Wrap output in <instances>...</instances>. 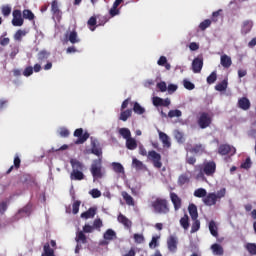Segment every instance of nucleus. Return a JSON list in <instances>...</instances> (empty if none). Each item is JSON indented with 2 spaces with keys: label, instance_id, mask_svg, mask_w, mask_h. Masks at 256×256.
<instances>
[{
  "label": "nucleus",
  "instance_id": "nucleus-13",
  "mask_svg": "<svg viewBox=\"0 0 256 256\" xmlns=\"http://www.w3.org/2000/svg\"><path fill=\"white\" fill-rule=\"evenodd\" d=\"M178 244H179V240L175 236H169V238L167 239V247L171 253L177 252Z\"/></svg>",
  "mask_w": 256,
  "mask_h": 256
},
{
  "label": "nucleus",
  "instance_id": "nucleus-25",
  "mask_svg": "<svg viewBox=\"0 0 256 256\" xmlns=\"http://www.w3.org/2000/svg\"><path fill=\"white\" fill-rule=\"evenodd\" d=\"M188 212L192 220L198 219L199 212L197 211V206L195 204H190L188 206Z\"/></svg>",
  "mask_w": 256,
  "mask_h": 256
},
{
  "label": "nucleus",
  "instance_id": "nucleus-29",
  "mask_svg": "<svg viewBox=\"0 0 256 256\" xmlns=\"http://www.w3.org/2000/svg\"><path fill=\"white\" fill-rule=\"evenodd\" d=\"M159 139L162 141L164 147H171V142L169 141V136L164 132H159Z\"/></svg>",
  "mask_w": 256,
  "mask_h": 256
},
{
  "label": "nucleus",
  "instance_id": "nucleus-9",
  "mask_svg": "<svg viewBox=\"0 0 256 256\" xmlns=\"http://www.w3.org/2000/svg\"><path fill=\"white\" fill-rule=\"evenodd\" d=\"M13 19H12V25L14 27H23V23L25 21L23 20V14L21 13V10L15 9L12 12Z\"/></svg>",
  "mask_w": 256,
  "mask_h": 256
},
{
  "label": "nucleus",
  "instance_id": "nucleus-44",
  "mask_svg": "<svg viewBox=\"0 0 256 256\" xmlns=\"http://www.w3.org/2000/svg\"><path fill=\"white\" fill-rule=\"evenodd\" d=\"M72 171H83V164L79 160H71Z\"/></svg>",
  "mask_w": 256,
  "mask_h": 256
},
{
  "label": "nucleus",
  "instance_id": "nucleus-23",
  "mask_svg": "<svg viewBox=\"0 0 256 256\" xmlns=\"http://www.w3.org/2000/svg\"><path fill=\"white\" fill-rule=\"evenodd\" d=\"M50 55H51V53H49L47 50H42V51L38 52L37 60L40 64L45 63V61L49 59Z\"/></svg>",
  "mask_w": 256,
  "mask_h": 256
},
{
  "label": "nucleus",
  "instance_id": "nucleus-53",
  "mask_svg": "<svg viewBox=\"0 0 256 256\" xmlns=\"http://www.w3.org/2000/svg\"><path fill=\"white\" fill-rule=\"evenodd\" d=\"M18 213H24L26 217H29V215H31V204H27L25 207L20 209Z\"/></svg>",
  "mask_w": 256,
  "mask_h": 256
},
{
  "label": "nucleus",
  "instance_id": "nucleus-55",
  "mask_svg": "<svg viewBox=\"0 0 256 256\" xmlns=\"http://www.w3.org/2000/svg\"><path fill=\"white\" fill-rule=\"evenodd\" d=\"M183 86L188 91H193V89H195V84H193L191 81H189L187 79L183 80Z\"/></svg>",
  "mask_w": 256,
  "mask_h": 256
},
{
  "label": "nucleus",
  "instance_id": "nucleus-39",
  "mask_svg": "<svg viewBox=\"0 0 256 256\" xmlns=\"http://www.w3.org/2000/svg\"><path fill=\"white\" fill-rule=\"evenodd\" d=\"M194 197H198L199 199H205L207 197V190L204 188H198L194 191Z\"/></svg>",
  "mask_w": 256,
  "mask_h": 256
},
{
  "label": "nucleus",
  "instance_id": "nucleus-22",
  "mask_svg": "<svg viewBox=\"0 0 256 256\" xmlns=\"http://www.w3.org/2000/svg\"><path fill=\"white\" fill-rule=\"evenodd\" d=\"M97 215V208L91 207L81 214L82 219H93Z\"/></svg>",
  "mask_w": 256,
  "mask_h": 256
},
{
  "label": "nucleus",
  "instance_id": "nucleus-8",
  "mask_svg": "<svg viewBox=\"0 0 256 256\" xmlns=\"http://www.w3.org/2000/svg\"><path fill=\"white\" fill-rule=\"evenodd\" d=\"M218 153L219 155H222V156L230 155V157H233V155L237 153V149H235V147L229 144H221L218 147Z\"/></svg>",
  "mask_w": 256,
  "mask_h": 256
},
{
  "label": "nucleus",
  "instance_id": "nucleus-34",
  "mask_svg": "<svg viewBox=\"0 0 256 256\" xmlns=\"http://www.w3.org/2000/svg\"><path fill=\"white\" fill-rule=\"evenodd\" d=\"M75 241H76L77 243H83V244L85 245V244L87 243V236L85 235V232L79 231V232L76 234Z\"/></svg>",
  "mask_w": 256,
  "mask_h": 256
},
{
  "label": "nucleus",
  "instance_id": "nucleus-28",
  "mask_svg": "<svg viewBox=\"0 0 256 256\" xmlns=\"http://www.w3.org/2000/svg\"><path fill=\"white\" fill-rule=\"evenodd\" d=\"M126 147L129 149V151H135L137 149V140L135 138H128L126 140Z\"/></svg>",
  "mask_w": 256,
  "mask_h": 256
},
{
  "label": "nucleus",
  "instance_id": "nucleus-4",
  "mask_svg": "<svg viewBox=\"0 0 256 256\" xmlns=\"http://www.w3.org/2000/svg\"><path fill=\"white\" fill-rule=\"evenodd\" d=\"M90 172L92 174L94 181H97V179H103V175H105V172L103 171L101 158L93 161L90 168Z\"/></svg>",
  "mask_w": 256,
  "mask_h": 256
},
{
  "label": "nucleus",
  "instance_id": "nucleus-37",
  "mask_svg": "<svg viewBox=\"0 0 256 256\" xmlns=\"http://www.w3.org/2000/svg\"><path fill=\"white\" fill-rule=\"evenodd\" d=\"M131 115H133V110L132 109H127L124 110L120 113V121H127V119H129V117H131Z\"/></svg>",
  "mask_w": 256,
  "mask_h": 256
},
{
  "label": "nucleus",
  "instance_id": "nucleus-54",
  "mask_svg": "<svg viewBox=\"0 0 256 256\" xmlns=\"http://www.w3.org/2000/svg\"><path fill=\"white\" fill-rule=\"evenodd\" d=\"M217 81V72H212L208 77H207V83L208 85H213Z\"/></svg>",
  "mask_w": 256,
  "mask_h": 256
},
{
  "label": "nucleus",
  "instance_id": "nucleus-57",
  "mask_svg": "<svg viewBox=\"0 0 256 256\" xmlns=\"http://www.w3.org/2000/svg\"><path fill=\"white\" fill-rule=\"evenodd\" d=\"M133 239L135 243L141 244L145 242V236L143 234H134Z\"/></svg>",
  "mask_w": 256,
  "mask_h": 256
},
{
  "label": "nucleus",
  "instance_id": "nucleus-48",
  "mask_svg": "<svg viewBox=\"0 0 256 256\" xmlns=\"http://www.w3.org/2000/svg\"><path fill=\"white\" fill-rule=\"evenodd\" d=\"M211 23H212V21L210 19H206V20L202 21L199 24L200 31H205L206 29H209V27H211Z\"/></svg>",
  "mask_w": 256,
  "mask_h": 256
},
{
  "label": "nucleus",
  "instance_id": "nucleus-45",
  "mask_svg": "<svg viewBox=\"0 0 256 256\" xmlns=\"http://www.w3.org/2000/svg\"><path fill=\"white\" fill-rule=\"evenodd\" d=\"M119 134L123 137V139H130L131 138V130L129 128H120Z\"/></svg>",
  "mask_w": 256,
  "mask_h": 256
},
{
  "label": "nucleus",
  "instance_id": "nucleus-5",
  "mask_svg": "<svg viewBox=\"0 0 256 256\" xmlns=\"http://www.w3.org/2000/svg\"><path fill=\"white\" fill-rule=\"evenodd\" d=\"M147 157L149 161H152L155 169H161V167H163V162H161V154L157 153L155 150L149 151Z\"/></svg>",
  "mask_w": 256,
  "mask_h": 256
},
{
  "label": "nucleus",
  "instance_id": "nucleus-19",
  "mask_svg": "<svg viewBox=\"0 0 256 256\" xmlns=\"http://www.w3.org/2000/svg\"><path fill=\"white\" fill-rule=\"evenodd\" d=\"M103 239H105V241H115V239H117V232L111 228L107 229L103 234Z\"/></svg>",
  "mask_w": 256,
  "mask_h": 256
},
{
  "label": "nucleus",
  "instance_id": "nucleus-60",
  "mask_svg": "<svg viewBox=\"0 0 256 256\" xmlns=\"http://www.w3.org/2000/svg\"><path fill=\"white\" fill-rule=\"evenodd\" d=\"M93 231H95V227L89 225V224H85L83 226V231L82 233H93Z\"/></svg>",
  "mask_w": 256,
  "mask_h": 256
},
{
  "label": "nucleus",
  "instance_id": "nucleus-7",
  "mask_svg": "<svg viewBox=\"0 0 256 256\" xmlns=\"http://www.w3.org/2000/svg\"><path fill=\"white\" fill-rule=\"evenodd\" d=\"M74 137H78V139L74 142L75 145H83L89 139V132L83 133V128H78L74 131Z\"/></svg>",
  "mask_w": 256,
  "mask_h": 256
},
{
  "label": "nucleus",
  "instance_id": "nucleus-38",
  "mask_svg": "<svg viewBox=\"0 0 256 256\" xmlns=\"http://www.w3.org/2000/svg\"><path fill=\"white\" fill-rule=\"evenodd\" d=\"M133 111L136 115H143L145 113V108L139 104V102H134Z\"/></svg>",
  "mask_w": 256,
  "mask_h": 256
},
{
  "label": "nucleus",
  "instance_id": "nucleus-56",
  "mask_svg": "<svg viewBox=\"0 0 256 256\" xmlns=\"http://www.w3.org/2000/svg\"><path fill=\"white\" fill-rule=\"evenodd\" d=\"M1 11L4 17H9V15H11V6L4 5L2 6Z\"/></svg>",
  "mask_w": 256,
  "mask_h": 256
},
{
  "label": "nucleus",
  "instance_id": "nucleus-64",
  "mask_svg": "<svg viewBox=\"0 0 256 256\" xmlns=\"http://www.w3.org/2000/svg\"><path fill=\"white\" fill-rule=\"evenodd\" d=\"M157 88L161 91V93H165V91H167V83L160 82L157 84Z\"/></svg>",
  "mask_w": 256,
  "mask_h": 256
},
{
  "label": "nucleus",
  "instance_id": "nucleus-49",
  "mask_svg": "<svg viewBox=\"0 0 256 256\" xmlns=\"http://www.w3.org/2000/svg\"><path fill=\"white\" fill-rule=\"evenodd\" d=\"M87 25L90 30L95 31V25H97V17L91 16L87 22Z\"/></svg>",
  "mask_w": 256,
  "mask_h": 256
},
{
  "label": "nucleus",
  "instance_id": "nucleus-12",
  "mask_svg": "<svg viewBox=\"0 0 256 256\" xmlns=\"http://www.w3.org/2000/svg\"><path fill=\"white\" fill-rule=\"evenodd\" d=\"M51 13L58 21H61V17H63V12L59 9V2L54 0L51 2Z\"/></svg>",
  "mask_w": 256,
  "mask_h": 256
},
{
  "label": "nucleus",
  "instance_id": "nucleus-40",
  "mask_svg": "<svg viewBox=\"0 0 256 256\" xmlns=\"http://www.w3.org/2000/svg\"><path fill=\"white\" fill-rule=\"evenodd\" d=\"M41 256H55V250L51 248L49 243L44 245V253H42Z\"/></svg>",
  "mask_w": 256,
  "mask_h": 256
},
{
  "label": "nucleus",
  "instance_id": "nucleus-42",
  "mask_svg": "<svg viewBox=\"0 0 256 256\" xmlns=\"http://www.w3.org/2000/svg\"><path fill=\"white\" fill-rule=\"evenodd\" d=\"M229 85V82H227V79H224L221 83H218L215 86V90L216 91H227V87Z\"/></svg>",
  "mask_w": 256,
  "mask_h": 256
},
{
  "label": "nucleus",
  "instance_id": "nucleus-3",
  "mask_svg": "<svg viewBox=\"0 0 256 256\" xmlns=\"http://www.w3.org/2000/svg\"><path fill=\"white\" fill-rule=\"evenodd\" d=\"M152 207L154 212L159 215H167V213H169V204L166 199L157 198L152 202Z\"/></svg>",
  "mask_w": 256,
  "mask_h": 256
},
{
  "label": "nucleus",
  "instance_id": "nucleus-61",
  "mask_svg": "<svg viewBox=\"0 0 256 256\" xmlns=\"http://www.w3.org/2000/svg\"><path fill=\"white\" fill-rule=\"evenodd\" d=\"M90 195L93 197V199H99V197H101V191L94 188L90 191Z\"/></svg>",
  "mask_w": 256,
  "mask_h": 256
},
{
  "label": "nucleus",
  "instance_id": "nucleus-26",
  "mask_svg": "<svg viewBox=\"0 0 256 256\" xmlns=\"http://www.w3.org/2000/svg\"><path fill=\"white\" fill-rule=\"evenodd\" d=\"M112 169H113V172L117 173L118 175H125V168L119 162H113Z\"/></svg>",
  "mask_w": 256,
  "mask_h": 256
},
{
  "label": "nucleus",
  "instance_id": "nucleus-21",
  "mask_svg": "<svg viewBox=\"0 0 256 256\" xmlns=\"http://www.w3.org/2000/svg\"><path fill=\"white\" fill-rule=\"evenodd\" d=\"M71 181H83L85 179V174L81 170H72L70 174Z\"/></svg>",
  "mask_w": 256,
  "mask_h": 256
},
{
  "label": "nucleus",
  "instance_id": "nucleus-59",
  "mask_svg": "<svg viewBox=\"0 0 256 256\" xmlns=\"http://www.w3.org/2000/svg\"><path fill=\"white\" fill-rule=\"evenodd\" d=\"M251 158H246V160L241 164V169H251Z\"/></svg>",
  "mask_w": 256,
  "mask_h": 256
},
{
  "label": "nucleus",
  "instance_id": "nucleus-10",
  "mask_svg": "<svg viewBox=\"0 0 256 256\" xmlns=\"http://www.w3.org/2000/svg\"><path fill=\"white\" fill-rule=\"evenodd\" d=\"M91 153L92 155H96V157H101L103 155V148H101V144L98 139H94L91 137Z\"/></svg>",
  "mask_w": 256,
  "mask_h": 256
},
{
  "label": "nucleus",
  "instance_id": "nucleus-46",
  "mask_svg": "<svg viewBox=\"0 0 256 256\" xmlns=\"http://www.w3.org/2000/svg\"><path fill=\"white\" fill-rule=\"evenodd\" d=\"M27 35V31L19 29L15 34H14V39L15 41H23V37Z\"/></svg>",
  "mask_w": 256,
  "mask_h": 256
},
{
  "label": "nucleus",
  "instance_id": "nucleus-51",
  "mask_svg": "<svg viewBox=\"0 0 256 256\" xmlns=\"http://www.w3.org/2000/svg\"><path fill=\"white\" fill-rule=\"evenodd\" d=\"M246 249L250 255H256V244L255 243H248L246 245Z\"/></svg>",
  "mask_w": 256,
  "mask_h": 256
},
{
  "label": "nucleus",
  "instance_id": "nucleus-33",
  "mask_svg": "<svg viewBox=\"0 0 256 256\" xmlns=\"http://www.w3.org/2000/svg\"><path fill=\"white\" fill-rule=\"evenodd\" d=\"M191 181V178L187 174H181L178 178V185L183 187V185H187Z\"/></svg>",
  "mask_w": 256,
  "mask_h": 256
},
{
  "label": "nucleus",
  "instance_id": "nucleus-32",
  "mask_svg": "<svg viewBox=\"0 0 256 256\" xmlns=\"http://www.w3.org/2000/svg\"><path fill=\"white\" fill-rule=\"evenodd\" d=\"M209 231L213 237H219V232L217 230V224L213 220L209 222Z\"/></svg>",
  "mask_w": 256,
  "mask_h": 256
},
{
  "label": "nucleus",
  "instance_id": "nucleus-24",
  "mask_svg": "<svg viewBox=\"0 0 256 256\" xmlns=\"http://www.w3.org/2000/svg\"><path fill=\"white\" fill-rule=\"evenodd\" d=\"M211 250L213 252V255L217 256H222L225 253V250H223V246L217 243L211 245Z\"/></svg>",
  "mask_w": 256,
  "mask_h": 256
},
{
  "label": "nucleus",
  "instance_id": "nucleus-27",
  "mask_svg": "<svg viewBox=\"0 0 256 256\" xmlns=\"http://www.w3.org/2000/svg\"><path fill=\"white\" fill-rule=\"evenodd\" d=\"M157 65L160 67H165L166 71H171V64L167 62V57L161 56L157 61Z\"/></svg>",
  "mask_w": 256,
  "mask_h": 256
},
{
  "label": "nucleus",
  "instance_id": "nucleus-16",
  "mask_svg": "<svg viewBox=\"0 0 256 256\" xmlns=\"http://www.w3.org/2000/svg\"><path fill=\"white\" fill-rule=\"evenodd\" d=\"M238 107L243 111H249L251 109V101L247 97H242L238 100Z\"/></svg>",
  "mask_w": 256,
  "mask_h": 256
},
{
  "label": "nucleus",
  "instance_id": "nucleus-52",
  "mask_svg": "<svg viewBox=\"0 0 256 256\" xmlns=\"http://www.w3.org/2000/svg\"><path fill=\"white\" fill-rule=\"evenodd\" d=\"M175 139L178 141V143H185V136L180 131H175L174 133Z\"/></svg>",
  "mask_w": 256,
  "mask_h": 256
},
{
  "label": "nucleus",
  "instance_id": "nucleus-43",
  "mask_svg": "<svg viewBox=\"0 0 256 256\" xmlns=\"http://www.w3.org/2000/svg\"><path fill=\"white\" fill-rule=\"evenodd\" d=\"M180 225L184 231H187V229H189V216L187 214H185L184 217L180 219Z\"/></svg>",
  "mask_w": 256,
  "mask_h": 256
},
{
  "label": "nucleus",
  "instance_id": "nucleus-30",
  "mask_svg": "<svg viewBox=\"0 0 256 256\" xmlns=\"http://www.w3.org/2000/svg\"><path fill=\"white\" fill-rule=\"evenodd\" d=\"M68 41H70L72 45H75V43H79V41H81L77 35V31L73 30L68 34Z\"/></svg>",
  "mask_w": 256,
  "mask_h": 256
},
{
  "label": "nucleus",
  "instance_id": "nucleus-50",
  "mask_svg": "<svg viewBox=\"0 0 256 256\" xmlns=\"http://www.w3.org/2000/svg\"><path fill=\"white\" fill-rule=\"evenodd\" d=\"M182 115H183V112H181V110H179V109L170 110L168 112V117L170 119H173V117H181Z\"/></svg>",
  "mask_w": 256,
  "mask_h": 256
},
{
  "label": "nucleus",
  "instance_id": "nucleus-41",
  "mask_svg": "<svg viewBox=\"0 0 256 256\" xmlns=\"http://www.w3.org/2000/svg\"><path fill=\"white\" fill-rule=\"evenodd\" d=\"M23 19H28V21H33L35 19V14H33V11L29 9H24L22 12Z\"/></svg>",
  "mask_w": 256,
  "mask_h": 256
},
{
  "label": "nucleus",
  "instance_id": "nucleus-14",
  "mask_svg": "<svg viewBox=\"0 0 256 256\" xmlns=\"http://www.w3.org/2000/svg\"><path fill=\"white\" fill-rule=\"evenodd\" d=\"M170 199L174 206L175 211H179V209H181V206L183 205V201L181 200L179 195H177V193L175 192H171Z\"/></svg>",
  "mask_w": 256,
  "mask_h": 256
},
{
  "label": "nucleus",
  "instance_id": "nucleus-18",
  "mask_svg": "<svg viewBox=\"0 0 256 256\" xmlns=\"http://www.w3.org/2000/svg\"><path fill=\"white\" fill-rule=\"evenodd\" d=\"M252 29H253V21L245 20L242 23L241 33L242 35H247V33H251Z\"/></svg>",
  "mask_w": 256,
  "mask_h": 256
},
{
  "label": "nucleus",
  "instance_id": "nucleus-17",
  "mask_svg": "<svg viewBox=\"0 0 256 256\" xmlns=\"http://www.w3.org/2000/svg\"><path fill=\"white\" fill-rule=\"evenodd\" d=\"M117 219L118 223H121L126 229H131V227L133 226V222H131V220H129V218H127L123 214H119Z\"/></svg>",
  "mask_w": 256,
  "mask_h": 256
},
{
  "label": "nucleus",
  "instance_id": "nucleus-1",
  "mask_svg": "<svg viewBox=\"0 0 256 256\" xmlns=\"http://www.w3.org/2000/svg\"><path fill=\"white\" fill-rule=\"evenodd\" d=\"M199 167L200 171L196 175L198 181H206V177H215V173H217V163H215V161L204 162L203 165Z\"/></svg>",
  "mask_w": 256,
  "mask_h": 256
},
{
  "label": "nucleus",
  "instance_id": "nucleus-58",
  "mask_svg": "<svg viewBox=\"0 0 256 256\" xmlns=\"http://www.w3.org/2000/svg\"><path fill=\"white\" fill-rule=\"evenodd\" d=\"M79 207H81V201L76 200L72 205V212L74 215H77V213H79Z\"/></svg>",
  "mask_w": 256,
  "mask_h": 256
},
{
  "label": "nucleus",
  "instance_id": "nucleus-15",
  "mask_svg": "<svg viewBox=\"0 0 256 256\" xmlns=\"http://www.w3.org/2000/svg\"><path fill=\"white\" fill-rule=\"evenodd\" d=\"M201 69H203V59L195 58L192 61V71L193 73H201Z\"/></svg>",
  "mask_w": 256,
  "mask_h": 256
},
{
  "label": "nucleus",
  "instance_id": "nucleus-6",
  "mask_svg": "<svg viewBox=\"0 0 256 256\" xmlns=\"http://www.w3.org/2000/svg\"><path fill=\"white\" fill-rule=\"evenodd\" d=\"M212 121L213 120L211 119L209 113L202 112L197 120V124L200 127V129H207V127H210Z\"/></svg>",
  "mask_w": 256,
  "mask_h": 256
},
{
  "label": "nucleus",
  "instance_id": "nucleus-35",
  "mask_svg": "<svg viewBox=\"0 0 256 256\" xmlns=\"http://www.w3.org/2000/svg\"><path fill=\"white\" fill-rule=\"evenodd\" d=\"M122 197L124 199V201L126 202V205H131L132 207L135 205V200L133 199V197L131 195H129V193L127 192H122Z\"/></svg>",
  "mask_w": 256,
  "mask_h": 256
},
{
  "label": "nucleus",
  "instance_id": "nucleus-31",
  "mask_svg": "<svg viewBox=\"0 0 256 256\" xmlns=\"http://www.w3.org/2000/svg\"><path fill=\"white\" fill-rule=\"evenodd\" d=\"M190 153L202 154L205 153V146L203 144H196L190 149Z\"/></svg>",
  "mask_w": 256,
  "mask_h": 256
},
{
  "label": "nucleus",
  "instance_id": "nucleus-11",
  "mask_svg": "<svg viewBox=\"0 0 256 256\" xmlns=\"http://www.w3.org/2000/svg\"><path fill=\"white\" fill-rule=\"evenodd\" d=\"M152 103L154 107H169V105H171V99L169 98L163 99L159 96H154L152 98Z\"/></svg>",
  "mask_w": 256,
  "mask_h": 256
},
{
  "label": "nucleus",
  "instance_id": "nucleus-36",
  "mask_svg": "<svg viewBox=\"0 0 256 256\" xmlns=\"http://www.w3.org/2000/svg\"><path fill=\"white\" fill-rule=\"evenodd\" d=\"M19 167H21V158H19V155H16L14 157V166H11L8 170H7V175H9V173H11V171H13V169H19Z\"/></svg>",
  "mask_w": 256,
  "mask_h": 256
},
{
  "label": "nucleus",
  "instance_id": "nucleus-20",
  "mask_svg": "<svg viewBox=\"0 0 256 256\" xmlns=\"http://www.w3.org/2000/svg\"><path fill=\"white\" fill-rule=\"evenodd\" d=\"M220 63L224 69H229L231 65H233V61L231 60V57L227 54H223L220 58Z\"/></svg>",
  "mask_w": 256,
  "mask_h": 256
},
{
  "label": "nucleus",
  "instance_id": "nucleus-62",
  "mask_svg": "<svg viewBox=\"0 0 256 256\" xmlns=\"http://www.w3.org/2000/svg\"><path fill=\"white\" fill-rule=\"evenodd\" d=\"M132 163H133V165H134V167H135L136 169H143V162H141V161L138 160L137 158H134V159L132 160Z\"/></svg>",
  "mask_w": 256,
  "mask_h": 256
},
{
  "label": "nucleus",
  "instance_id": "nucleus-47",
  "mask_svg": "<svg viewBox=\"0 0 256 256\" xmlns=\"http://www.w3.org/2000/svg\"><path fill=\"white\" fill-rule=\"evenodd\" d=\"M192 221H194V222L192 223L191 233H197V231H199V229H201V221H199V219H197V218Z\"/></svg>",
  "mask_w": 256,
  "mask_h": 256
},
{
  "label": "nucleus",
  "instance_id": "nucleus-63",
  "mask_svg": "<svg viewBox=\"0 0 256 256\" xmlns=\"http://www.w3.org/2000/svg\"><path fill=\"white\" fill-rule=\"evenodd\" d=\"M33 73V67L32 66H28L24 69L23 71V75L24 77H31V74Z\"/></svg>",
  "mask_w": 256,
  "mask_h": 256
},
{
  "label": "nucleus",
  "instance_id": "nucleus-2",
  "mask_svg": "<svg viewBox=\"0 0 256 256\" xmlns=\"http://www.w3.org/2000/svg\"><path fill=\"white\" fill-rule=\"evenodd\" d=\"M225 195H227V189L222 188L218 190L217 193L211 192L206 194V196H204L202 201L204 205H206L207 207H213V205H217V201H220V199H223Z\"/></svg>",
  "mask_w": 256,
  "mask_h": 256
}]
</instances>
